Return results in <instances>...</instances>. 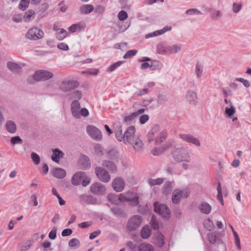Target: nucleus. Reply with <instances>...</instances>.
<instances>
[{"instance_id":"c9c22d12","label":"nucleus","mask_w":251,"mask_h":251,"mask_svg":"<svg viewBox=\"0 0 251 251\" xmlns=\"http://www.w3.org/2000/svg\"><path fill=\"white\" fill-rule=\"evenodd\" d=\"M150 63V69L151 71L159 70L162 68V64L158 60H151Z\"/></svg>"},{"instance_id":"7ed1b4c3","label":"nucleus","mask_w":251,"mask_h":251,"mask_svg":"<svg viewBox=\"0 0 251 251\" xmlns=\"http://www.w3.org/2000/svg\"><path fill=\"white\" fill-rule=\"evenodd\" d=\"M118 200L121 202H129L133 206H138L139 205V197L137 194L128 191L119 195Z\"/></svg>"},{"instance_id":"a878e982","label":"nucleus","mask_w":251,"mask_h":251,"mask_svg":"<svg viewBox=\"0 0 251 251\" xmlns=\"http://www.w3.org/2000/svg\"><path fill=\"white\" fill-rule=\"evenodd\" d=\"M171 29V27H168V26L164 27L163 29L160 30H157L147 34L145 35V38L148 39L149 38L157 36L158 35H161L167 31Z\"/></svg>"},{"instance_id":"7c9ffc66","label":"nucleus","mask_w":251,"mask_h":251,"mask_svg":"<svg viewBox=\"0 0 251 251\" xmlns=\"http://www.w3.org/2000/svg\"><path fill=\"white\" fill-rule=\"evenodd\" d=\"M5 127L8 132L11 133H14L17 130L16 125L12 121H8L5 125Z\"/></svg>"},{"instance_id":"3c124183","label":"nucleus","mask_w":251,"mask_h":251,"mask_svg":"<svg viewBox=\"0 0 251 251\" xmlns=\"http://www.w3.org/2000/svg\"><path fill=\"white\" fill-rule=\"evenodd\" d=\"M29 0H21L19 5V8L21 10H25L28 6Z\"/></svg>"},{"instance_id":"de8ad7c7","label":"nucleus","mask_w":251,"mask_h":251,"mask_svg":"<svg viewBox=\"0 0 251 251\" xmlns=\"http://www.w3.org/2000/svg\"><path fill=\"white\" fill-rule=\"evenodd\" d=\"M70 99L80 100L82 98V93L80 91L75 90L70 94Z\"/></svg>"},{"instance_id":"5fc2aeb1","label":"nucleus","mask_w":251,"mask_h":251,"mask_svg":"<svg viewBox=\"0 0 251 251\" xmlns=\"http://www.w3.org/2000/svg\"><path fill=\"white\" fill-rule=\"evenodd\" d=\"M207 238L211 243L214 244L217 240V236L216 233L215 232H211L208 233Z\"/></svg>"},{"instance_id":"79ce46f5","label":"nucleus","mask_w":251,"mask_h":251,"mask_svg":"<svg viewBox=\"0 0 251 251\" xmlns=\"http://www.w3.org/2000/svg\"><path fill=\"white\" fill-rule=\"evenodd\" d=\"M225 113L227 117L231 118L235 113V108L233 105L227 106L225 108Z\"/></svg>"},{"instance_id":"2eb2a0df","label":"nucleus","mask_w":251,"mask_h":251,"mask_svg":"<svg viewBox=\"0 0 251 251\" xmlns=\"http://www.w3.org/2000/svg\"><path fill=\"white\" fill-rule=\"evenodd\" d=\"M105 190L104 186L99 182L94 183L91 186V191L95 194L102 195L104 194Z\"/></svg>"},{"instance_id":"bb28decb","label":"nucleus","mask_w":251,"mask_h":251,"mask_svg":"<svg viewBox=\"0 0 251 251\" xmlns=\"http://www.w3.org/2000/svg\"><path fill=\"white\" fill-rule=\"evenodd\" d=\"M160 130V126L158 125H154L148 134L149 142L153 140L154 135Z\"/></svg>"},{"instance_id":"6e6d98bb","label":"nucleus","mask_w":251,"mask_h":251,"mask_svg":"<svg viewBox=\"0 0 251 251\" xmlns=\"http://www.w3.org/2000/svg\"><path fill=\"white\" fill-rule=\"evenodd\" d=\"M32 242L30 241H27L21 246L20 250L21 251H26L30 248Z\"/></svg>"},{"instance_id":"052dcab7","label":"nucleus","mask_w":251,"mask_h":251,"mask_svg":"<svg viewBox=\"0 0 251 251\" xmlns=\"http://www.w3.org/2000/svg\"><path fill=\"white\" fill-rule=\"evenodd\" d=\"M241 7V3H233L232 5V10L234 13H237L240 11Z\"/></svg>"},{"instance_id":"72a5a7b5","label":"nucleus","mask_w":251,"mask_h":251,"mask_svg":"<svg viewBox=\"0 0 251 251\" xmlns=\"http://www.w3.org/2000/svg\"><path fill=\"white\" fill-rule=\"evenodd\" d=\"M138 250L139 251H153V248L150 244L143 243L139 245Z\"/></svg>"},{"instance_id":"20e7f679","label":"nucleus","mask_w":251,"mask_h":251,"mask_svg":"<svg viewBox=\"0 0 251 251\" xmlns=\"http://www.w3.org/2000/svg\"><path fill=\"white\" fill-rule=\"evenodd\" d=\"M172 155L174 160L177 162H189L190 154L187 150L183 148H176L172 152Z\"/></svg>"},{"instance_id":"c756f323","label":"nucleus","mask_w":251,"mask_h":251,"mask_svg":"<svg viewBox=\"0 0 251 251\" xmlns=\"http://www.w3.org/2000/svg\"><path fill=\"white\" fill-rule=\"evenodd\" d=\"M199 209L201 212L205 214H208L211 211V206L206 202H202L199 205Z\"/></svg>"},{"instance_id":"5701e85b","label":"nucleus","mask_w":251,"mask_h":251,"mask_svg":"<svg viewBox=\"0 0 251 251\" xmlns=\"http://www.w3.org/2000/svg\"><path fill=\"white\" fill-rule=\"evenodd\" d=\"M154 242L158 247H162L165 243L163 235L160 232L156 233L154 236Z\"/></svg>"},{"instance_id":"9b49d317","label":"nucleus","mask_w":251,"mask_h":251,"mask_svg":"<svg viewBox=\"0 0 251 251\" xmlns=\"http://www.w3.org/2000/svg\"><path fill=\"white\" fill-rule=\"evenodd\" d=\"M95 171L97 177L102 182H108L111 178L110 176L107 171L101 167H97Z\"/></svg>"},{"instance_id":"13d9d810","label":"nucleus","mask_w":251,"mask_h":251,"mask_svg":"<svg viewBox=\"0 0 251 251\" xmlns=\"http://www.w3.org/2000/svg\"><path fill=\"white\" fill-rule=\"evenodd\" d=\"M136 117L135 113L133 112L130 115L126 116L124 117V121L126 123H131Z\"/></svg>"},{"instance_id":"0eeeda50","label":"nucleus","mask_w":251,"mask_h":251,"mask_svg":"<svg viewBox=\"0 0 251 251\" xmlns=\"http://www.w3.org/2000/svg\"><path fill=\"white\" fill-rule=\"evenodd\" d=\"M44 32L36 27L30 28L25 34V37L31 40H37L44 37Z\"/></svg>"},{"instance_id":"1a4fd4ad","label":"nucleus","mask_w":251,"mask_h":251,"mask_svg":"<svg viewBox=\"0 0 251 251\" xmlns=\"http://www.w3.org/2000/svg\"><path fill=\"white\" fill-rule=\"evenodd\" d=\"M79 83L76 80H63L61 82L60 88L64 92H69L76 88Z\"/></svg>"},{"instance_id":"473e14b6","label":"nucleus","mask_w":251,"mask_h":251,"mask_svg":"<svg viewBox=\"0 0 251 251\" xmlns=\"http://www.w3.org/2000/svg\"><path fill=\"white\" fill-rule=\"evenodd\" d=\"M181 49V47L177 44H175L167 47V53L173 54L179 52Z\"/></svg>"},{"instance_id":"393cba45","label":"nucleus","mask_w":251,"mask_h":251,"mask_svg":"<svg viewBox=\"0 0 251 251\" xmlns=\"http://www.w3.org/2000/svg\"><path fill=\"white\" fill-rule=\"evenodd\" d=\"M108 157L113 160L115 162H118L120 160V154L118 151L116 149H112L107 152Z\"/></svg>"},{"instance_id":"864d4df0","label":"nucleus","mask_w":251,"mask_h":251,"mask_svg":"<svg viewBox=\"0 0 251 251\" xmlns=\"http://www.w3.org/2000/svg\"><path fill=\"white\" fill-rule=\"evenodd\" d=\"M150 224L153 229H158L159 227V222L156 220L154 216H152Z\"/></svg>"},{"instance_id":"39448f33","label":"nucleus","mask_w":251,"mask_h":251,"mask_svg":"<svg viewBox=\"0 0 251 251\" xmlns=\"http://www.w3.org/2000/svg\"><path fill=\"white\" fill-rule=\"evenodd\" d=\"M154 211L165 219H169L171 216L169 208L165 204H160L156 201L153 203Z\"/></svg>"},{"instance_id":"f704fd0d","label":"nucleus","mask_w":251,"mask_h":251,"mask_svg":"<svg viewBox=\"0 0 251 251\" xmlns=\"http://www.w3.org/2000/svg\"><path fill=\"white\" fill-rule=\"evenodd\" d=\"M173 183V181H167L165 183L163 188V192L164 194L166 195L170 194L172 189Z\"/></svg>"},{"instance_id":"680f3d73","label":"nucleus","mask_w":251,"mask_h":251,"mask_svg":"<svg viewBox=\"0 0 251 251\" xmlns=\"http://www.w3.org/2000/svg\"><path fill=\"white\" fill-rule=\"evenodd\" d=\"M69 246L70 247H74L79 245V241L76 238H73L69 242Z\"/></svg>"},{"instance_id":"c85d7f7f","label":"nucleus","mask_w":251,"mask_h":251,"mask_svg":"<svg viewBox=\"0 0 251 251\" xmlns=\"http://www.w3.org/2000/svg\"><path fill=\"white\" fill-rule=\"evenodd\" d=\"M111 211L114 215L117 217H125L126 214L125 210L121 207L118 206H114L111 209Z\"/></svg>"},{"instance_id":"e2e57ef3","label":"nucleus","mask_w":251,"mask_h":251,"mask_svg":"<svg viewBox=\"0 0 251 251\" xmlns=\"http://www.w3.org/2000/svg\"><path fill=\"white\" fill-rule=\"evenodd\" d=\"M119 20L123 21H125L127 18V13L124 11H121L118 15Z\"/></svg>"},{"instance_id":"f3484780","label":"nucleus","mask_w":251,"mask_h":251,"mask_svg":"<svg viewBox=\"0 0 251 251\" xmlns=\"http://www.w3.org/2000/svg\"><path fill=\"white\" fill-rule=\"evenodd\" d=\"M112 186L115 191L120 192L124 189L125 183L122 178L117 177L113 180Z\"/></svg>"},{"instance_id":"4468645a","label":"nucleus","mask_w":251,"mask_h":251,"mask_svg":"<svg viewBox=\"0 0 251 251\" xmlns=\"http://www.w3.org/2000/svg\"><path fill=\"white\" fill-rule=\"evenodd\" d=\"M133 126H129L127 128L126 130L125 131V133H123V130H122V126L121 125L120 123H119L116 126V129L115 131V136L118 140L119 141H123L124 143L126 142V134L127 131L129 130V129L132 127H134Z\"/></svg>"},{"instance_id":"4be33fe9","label":"nucleus","mask_w":251,"mask_h":251,"mask_svg":"<svg viewBox=\"0 0 251 251\" xmlns=\"http://www.w3.org/2000/svg\"><path fill=\"white\" fill-rule=\"evenodd\" d=\"M78 162L80 167L82 169H86L91 166L90 159L87 156H82L79 158Z\"/></svg>"},{"instance_id":"37998d69","label":"nucleus","mask_w":251,"mask_h":251,"mask_svg":"<svg viewBox=\"0 0 251 251\" xmlns=\"http://www.w3.org/2000/svg\"><path fill=\"white\" fill-rule=\"evenodd\" d=\"M203 225L204 227L209 231H211L214 227L213 223L210 219L205 220Z\"/></svg>"},{"instance_id":"0e129e2a","label":"nucleus","mask_w":251,"mask_h":251,"mask_svg":"<svg viewBox=\"0 0 251 251\" xmlns=\"http://www.w3.org/2000/svg\"><path fill=\"white\" fill-rule=\"evenodd\" d=\"M167 100L166 96L159 95L157 100V104L160 105L163 104Z\"/></svg>"},{"instance_id":"423d86ee","label":"nucleus","mask_w":251,"mask_h":251,"mask_svg":"<svg viewBox=\"0 0 251 251\" xmlns=\"http://www.w3.org/2000/svg\"><path fill=\"white\" fill-rule=\"evenodd\" d=\"M190 195V191L188 189L183 190L176 189L174 190L172 195V201L174 203L178 204L180 202L181 199L187 198Z\"/></svg>"},{"instance_id":"58836bf2","label":"nucleus","mask_w":251,"mask_h":251,"mask_svg":"<svg viewBox=\"0 0 251 251\" xmlns=\"http://www.w3.org/2000/svg\"><path fill=\"white\" fill-rule=\"evenodd\" d=\"M156 52L161 54L167 53V47L163 43L158 44L156 46Z\"/></svg>"},{"instance_id":"ea45409f","label":"nucleus","mask_w":251,"mask_h":251,"mask_svg":"<svg viewBox=\"0 0 251 251\" xmlns=\"http://www.w3.org/2000/svg\"><path fill=\"white\" fill-rule=\"evenodd\" d=\"M94 151L98 156H101L104 154V150L102 146L99 144H96L94 146Z\"/></svg>"},{"instance_id":"a19ab883","label":"nucleus","mask_w":251,"mask_h":251,"mask_svg":"<svg viewBox=\"0 0 251 251\" xmlns=\"http://www.w3.org/2000/svg\"><path fill=\"white\" fill-rule=\"evenodd\" d=\"M140 234L143 238L147 239L151 235V232L148 226H144L142 228Z\"/></svg>"},{"instance_id":"6e6552de","label":"nucleus","mask_w":251,"mask_h":251,"mask_svg":"<svg viewBox=\"0 0 251 251\" xmlns=\"http://www.w3.org/2000/svg\"><path fill=\"white\" fill-rule=\"evenodd\" d=\"M141 216L134 215L131 217L127 223V229L129 231H133L138 228L142 224Z\"/></svg>"},{"instance_id":"b1692460","label":"nucleus","mask_w":251,"mask_h":251,"mask_svg":"<svg viewBox=\"0 0 251 251\" xmlns=\"http://www.w3.org/2000/svg\"><path fill=\"white\" fill-rule=\"evenodd\" d=\"M51 172L54 177L59 179L63 178L66 175L65 170L60 168H54Z\"/></svg>"},{"instance_id":"412c9836","label":"nucleus","mask_w":251,"mask_h":251,"mask_svg":"<svg viewBox=\"0 0 251 251\" xmlns=\"http://www.w3.org/2000/svg\"><path fill=\"white\" fill-rule=\"evenodd\" d=\"M82 200L86 203L89 204H99L100 201L97 200V198L87 195H82L81 196Z\"/></svg>"},{"instance_id":"09e8293b","label":"nucleus","mask_w":251,"mask_h":251,"mask_svg":"<svg viewBox=\"0 0 251 251\" xmlns=\"http://www.w3.org/2000/svg\"><path fill=\"white\" fill-rule=\"evenodd\" d=\"M202 71V67L201 64L199 63H197L195 67V73L198 78L201 77Z\"/></svg>"},{"instance_id":"aec40b11","label":"nucleus","mask_w":251,"mask_h":251,"mask_svg":"<svg viewBox=\"0 0 251 251\" xmlns=\"http://www.w3.org/2000/svg\"><path fill=\"white\" fill-rule=\"evenodd\" d=\"M52 152L51 158L52 161L57 163L59 162V159L63 158L65 154L62 151L57 148L52 149Z\"/></svg>"},{"instance_id":"ddd939ff","label":"nucleus","mask_w":251,"mask_h":251,"mask_svg":"<svg viewBox=\"0 0 251 251\" xmlns=\"http://www.w3.org/2000/svg\"><path fill=\"white\" fill-rule=\"evenodd\" d=\"M179 137L184 141L194 145L197 147L201 146L199 139L190 134H180Z\"/></svg>"},{"instance_id":"e433bc0d","label":"nucleus","mask_w":251,"mask_h":251,"mask_svg":"<svg viewBox=\"0 0 251 251\" xmlns=\"http://www.w3.org/2000/svg\"><path fill=\"white\" fill-rule=\"evenodd\" d=\"M167 136V132L165 130L161 132L155 139L156 144H159L164 142Z\"/></svg>"},{"instance_id":"49530a36","label":"nucleus","mask_w":251,"mask_h":251,"mask_svg":"<svg viewBox=\"0 0 251 251\" xmlns=\"http://www.w3.org/2000/svg\"><path fill=\"white\" fill-rule=\"evenodd\" d=\"M68 32L67 31L63 28H61L60 31L56 33V38L59 40H63L67 35Z\"/></svg>"},{"instance_id":"69168bd1","label":"nucleus","mask_w":251,"mask_h":251,"mask_svg":"<svg viewBox=\"0 0 251 251\" xmlns=\"http://www.w3.org/2000/svg\"><path fill=\"white\" fill-rule=\"evenodd\" d=\"M57 228L53 227L51 230L50 232L49 237L51 239H54L56 237Z\"/></svg>"},{"instance_id":"6ab92c4d","label":"nucleus","mask_w":251,"mask_h":251,"mask_svg":"<svg viewBox=\"0 0 251 251\" xmlns=\"http://www.w3.org/2000/svg\"><path fill=\"white\" fill-rule=\"evenodd\" d=\"M103 167L108 169L111 173H115L117 171V168L115 164L112 161L104 160L101 164Z\"/></svg>"},{"instance_id":"774afa93","label":"nucleus","mask_w":251,"mask_h":251,"mask_svg":"<svg viewBox=\"0 0 251 251\" xmlns=\"http://www.w3.org/2000/svg\"><path fill=\"white\" fill-rule=\"evenodd\" d=\"M11 142L12 144H16L18 143H22V140L19 136H15L11 138Z\"/></svg>"},{"instance_id":"a211bd4d","label":"nucleus","mask_w":251,"mask_h":251,"mask_svg":"<svg viewBox=\"0 0 251 251\" xmlns=\"http://www.w3.org/2000/svg\"><path fill=\"white\" fill-rule=\"evenodd\" d=\"M85 173L83 172H78L75 173L72 178V184L75 186L79 185L83 179L85 178Z\"/></svg>"},{"instance_id":"4d7b16f0","label":"nucleus","mask_w":251,"mask_h":251,"mask_svg":"<svg viewBox=\"0 0 251 251\" xmlns=\"http://www.w3.org/2000/svg\"><path fill=\"white\" fill-rule=\"evenodd\" d=\"M31 158L32 161L36 165H38L40 162V156L35 152H32L31 154Z\"/></svg>"},{"instance_id":"bf43d9fd","label":"nucleus","mask_w":251,"mask_h":251,"mask_svg":"<svg viewBox=\"0 0 251 251\" xmlns=\"http://www.w3.org/2000/svg\"><path fill=\"white\" fill-rule=\"evenodd\" d=\"M137 53L136 50H129L127 51L124 55V58L127 59L131 57L132 56L135 55Z\"/></svg>"},{"instance_id":"dca6fc26","label":"nucleus","mask_w":251,"mask_h":251,"mask_svg":"<svg viewBox=\"0 0 251 251\" xmlns=\"http://www.w3.org/2000/svg\"><path fill=\"white\" fill-rule=\"evenodd\" d=\"M80 104L77 100H74L71 104V111L73 117L76 119L80 118Z\"/></svg>"},{"instance_id":"a18cd8bd","label":"nucleus","mask_w":251,"mask_h":251,"mask_svg":"<svg viewBox=\"0 0 251 251\" xmlns=\"http://www.w3.org/2000/svg\"><path fill=\"white\" fill-rule=\"evenodd\" d=\"M150 90L148 88H145L140 89L138 91L134 93V96L137 97H142L150 93Z\"/></svg>"},{"instance_id":"2f4dec72","label":"nucleus","mask_w":251,"mask_h":251,"mask_svg":"<svg viewBox=\"0 0 251 251\" xmlns=\"http://www.w3.org/2000/svg\"><path fill=\"white\" fill-rule=\"evenodd\" d=\"M94 9V7L91 4H85L81 6L80 8L81 13L83 14H87L92 12Z\"/></svg>"},{"instance_id":"f257e3e1","label":"nucleus","mask_w":251,"mask_h":251,"mask_svg":"<svg viewBox=\"0 0 251 251\" xmlns=\"http://www.w3.org/2000/svg\"><path fill=\"white\" fill-rule=\"evenodd\" d=\"M126 135L125 143L131 145L133 149L136 151H142L144 144L139 135L135 134V126L131 127Z\"/></svg>"},{"instance_id":"f03ea898","label":"nucleus","mask_w":251,"mask_h":251,"mask_svg":"<svg viewBox=\"0 0 251 251\" xmlns=\"http://www.w3.org/2000/svg\"><path fill=\"white\" fill-rule=\"evenodd\" d=\"M53 76V74L46 70H38L33 75L28 76L27 82L29 84H34L35 82L49 79Z\"/></svg>"},{"instance_id":"cd10ccee","label":"nucleus","mask_w":251,"mask_h":251,"mask_svg":"<svg viewBox=\"0 0 251 251\" xmlns=\"http://www.w3.org/2000/svg\"><path fill=\"white\" fill-rule=\"evenodd\" d=\"M186 99L190 103L195 104L197 99V94L193 91H188L186 93Z\"/></svg>"},{"instance_id":"f8f14e48","label":"nucleus","mask_w":251,"mask_h":251,"mask_svg":"<svg viewBox=\"0 0 251 251\" xmlns=\"http://www.w3.org/2000/svg\"><path fill=\"white\" fill-rule=\"evenodd\" d=\"M87 133L94 140H100L102 138L100 131L94 126L89 125L86 127Z\"/></svg>"},{"instance_id":"c03bdc74","label":"nucleus","mask_w":251,"mask_h":251,"mask_svg":"<svg viewBox=\"0 0 251 251\" xmlns=\"http://www.w3.org/2000/svg\"><path fill=\"white\" fill-rule=\"evenodd\" d=\"M223 15L222 12L219 10H214L211 13V19L214 20H218Z\"/></svg>"},{"instance_id":"8fccbe9b","label":"nucleus","mask_w":251,"mask_h":251,"mask_svg":"<svg viewBox=\"0 0 251 251\" xmlns=\"http://www.w3.org/2000/svg\"><path fill=\"white\" fill-rule=\"evenodd\" d=\"M124 61H119L109 66L108 68V70L109 72H113L118 67H120Z\"/></svg>"},{"instance_id":"9d476101","label":"nucleus","mask_w":251,"mask_h":251,"mask_svg":"<svg viewBox=\"0 0 251 251\" xmlns=\"http://www.w3.org/2000/svg\"><path fill=\"white\" fill-rule=\"evenodd\" d=\"M25 64L23 63H16L12 61H8L7 63V67L13 74L20 75L23 72V68Z\"/></svg>"},{"instance_id":"4c0bfd02","label":"nucleus","mask_w":251,"mask_h":251,"mask_svg":"<svg viewBox=\"0 0 251 251\" xmlns=\"http://www.w3.org/2000/svg\"><path fill=\"white\" fill-rule=\"evenodd\" d=\"M164 179L163 178H157L156 179L150 178L148 180V183L151 186L159 185L162 184Z\"/></svg>"},{"instance_id":"603ef678","label":"nucleus","mask_w":251,"mask_h":251,"mask_svg":"<svg viewBox=\"0 0 251 251\" xmlns=\"http://www.w3.org/2000/svg\"><path fill=\"white\" fill-rule=\"evenodd\" d=\"M186 14L188 15H201L202 13L196 8H191L186 11Z\"/></svg>"},{"instance_id":"338daca9","label":"nucleus","mask_w":251,"mask_h":251,"mask_svg":"<svg viewBox=\"0 0 251 251\" xmlns=\"http://www.w3.org/2000/svg\"><path fill=\"white\" fill-rule=\"evenodd\" d=\"M235 80L236 81L242 82L244 86L247 88H248L250 86V82L246 79H245L243 78H236Z\"/></svg>"}]
</instances>
